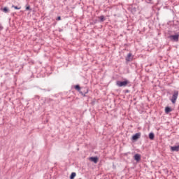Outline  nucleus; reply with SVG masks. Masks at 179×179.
Returning a JSON list of instances; mask_svg holds the SVG:
<instances>
[{"instance_id":"f257e3e1","label":"nucleus","mask_w":179,"mask_h":179,"mask_svg":"<svg viewBox=\"0 0 179 179\" xmlns=\"http://www.w3.org/2000/svg\"><path fill=\"white\" fill-rule=\"evenodd\" d=\"M74 89L77 90V92H79L81 96H83V97H86V94L89 93V90L87 88H85V90L83 92L81 91V87L80 85H75Z\"/></svg>"},{"instance_id":"aec40b11","label":"nucleus","mask_w":179,"mask_h":179,"mask_svg":"<svg viewBox=\"0 0 179 179\" xmlns=\"http://www.w3.org/2000/svg\"><path fill=\"white\" fill-rule=\"evenodd\" d=\"M128 92H129V91H128V90H127V93H128Z\"/></svg>"},{"instance_id":"dca6fc26","label":"nucleus","mask_w":179,"mask_h":179,"mask_svg":"<svg viewBox=\"0 0 179 179\" xmlns=\"http://www.w3.org/2000/svg\"><path fill=\"white\" fill-rule=\"evenodd\" d=\"M26 10H31V8H30V6H27L26 7Z\"/></svg>"},{"instance_id":"f8f14e48","label":"nucleus","mask_w":179,"mask_h":179,"mask_svg":"<svg viewBox=\"0 0 179 179\" xmlns=\"http://www.w3.org/2000/svg\"><path fill=\"white\" fill-rule=\"evenodd\" d=\"M75 177H76V173H75V172L71 173V174L70 176V179H74Z\"/></svg>"},{"instance_id":"2eb2a0df","label":"nucleus","mask_w":179,"mask_h":179,"mask_svg":"<svg viewBox=\"0 0 179 179\" xmlns=\"http://www.w3.org/2000/svg\"><path fill=\"white\" fill-rule=\"evenodd\" d=\"M12 8H14V9H16L17 10L22 9V7H17V6H15V5H13Z\"/></svg>"},{"instance_id":"6e6552de","label":"nucleus","mask_w":179,"mask_h":179,"mask_svg":"<svg viewBox=\"0 0 179 179\" xmlns=\"http://www.w3.org/2000/svg\"><path fill=\"white\" fill-rule=\"evenodd\" d=\"M171 111H173V109L171 107L166 106L165 108V113H166V114H169V113H171Z\"/></svg>"},{"instance_id":"6ab92c4d","label":"nucleus","mask_w":179,"mask_h":179,"mask_svg":"<svg viewBox=\"0 0 179 179\" xmlns=\"http://www.w3.org/2000/svg\"><path fill=\"white\" fill-rule=\"evenodd\" d=\"M0 30H2V27H1V25H0Z\"/></svg>"},{"instance_id":"39448f33","label":"nucleus","mask_w":179,"mask_h":179,"mask_svg":"<svg viewBox=\"0 0 179 179\" xmlns=\"http://www.w3.org/2000/svg\"><path fill=\"white\" fill-rule=\"evenodd\" d=\"M141 132L136 133L134 135L132 136V141H137L141 138Z\"/></svg>"},{"instance_id":"9d476101","label":"nucleus","mask_w":179,"mask_h":179,"mask_svg":"<svg viewBox=\"0 0 179 179\" xmlns=\"http://www.w3.org/2000/svg\"><path fill=\"white\" fill-rule=\"evenodd\" d=\"M131 57H132V54H131V53H129L128 55H127V57H126V61L127 62H129V61H131Z\"/></svg>"},{"instance_id":"9b49d317","label":"nucleus","mask_w":179,"mask_h":179,"mask_svg":"<svg viewBox=\"0 0 179 179\" xmlns=\"http://www.w3.org/2000/svg\"><path fill=\"white\" fill-rule=\"evenodd\" d=\"M149 138L151 140V141H153L155 139V134L153 133H150L149 134Z\"/></svg>"},{"instance_id":"ddd939ff","label":"nucleus","mask_w":179,"mask_h":179,"mask_svg":"<svg viewBox=\"0 0 179 179\" xmlns=\"http://www.w3.org/2000/svg\"><path fill=\"white\" fill-rule=\"evenodd\" d=\"M3 12H4V13H9V8H8V7H4L3 9H2Z\"/></svg>"},{"instance_id":"20e7f679","label":"nucleus","mask_w":179,"mask_h":179,"mask_svg":"<svg viewBox=\"0 0 179 179\" xmlns=\"http://www.w3.org/2000/svg\"><path fill=\"white\" fill-rule=\"evenodd\" d=\"M169 38L171 41H175L177 43V41H178V39H179V35L178 34L171 35L169 36Z\"/></svg>"},{"instance_id":"f3484780","label":"nucleus","mask_w":179,"mask_h":179,"mask_svg":"<svg viewBox=\"0 0 179 179\" xmlns=\"http://www.w3.org/2000/svg\"><path fill=\"white\" fill-rule=\"evenodd\" d=\"M41 90H43V92H50V90L47 89H41Z\"/></svg>"},{"instance_id":"a211bd4d","label":"nucleus","mask_w":179,"mask_h":179,"mask_svg":"<svg viewBox=\"0 0 179 179\" xmlns=\"http://www.w3.org/2000/svg\"><path fill=\"white\" fill-rule=\"evenodd\" d=\"M56 20H61V16L57 17V18L56 19Z\"/></svg>"},{"instance_id":"4468645a","label":"nucleus","mask_w":179,"mask_h":179,"mask_svg":"<svg viewBox=\"0 0 179 179\" xmlns=\"http://www.w3.org/2000/svg\"><path fill=\"white\" fill-rule=\"evenodd\" d=\"M99 19L100 22H104V20H106L104 15H101L100 17H99Z\"/></svg>"},{"instance_id":"7ed1b4c3","label":"nucleus","mask_w":179,"mask_h":179,"mask_svg":"<svg viewBox=\"0 0 179 179\" xmlns=\"http://www.w3.org/2000/svg\"><path fill=\"white\" fill-rule=\"evenodd\" d=\"M129 83H130L129 80H125L124 81H117L116 85L119 86V87H125Z\"/></svg>"},{"instance_id":"1a4fd4ad","label":"nucleus","mask_w":179,"mask_h":179,"mask_svg":"<svg viewBox=\"0 0 179 179\" xmlns=\"http://www.w3.org/2000/svg\"><path fill=\"white\" fill-rule=\"evenodd\" d=\"M134 160H136L137 162H140L141 161V155L136 154L134 155Z\"/></svg>"},{"instance_id":"0eeeda50","label":"nucleus","mask_w":179,"mask_h":179,"mask_svg":"<svg viewBox=\"0 0 179 179\" xmlns=\"http://www.w3.org/2000/svg\"><path fill=\"white\" fill-rule=\"evenodd\" d=\"M171 152H179V145L171 147Z\"/></svg>"},{"instance_id":"423d86ee","label":"nucleus","mask_w":179,"mask_h":179,"mask_svg":"<svg viewBox=\"0 0 179 179\" xmlns=\"http://www.w3.org/2000/svg\"><path fill=\"white\" fill-rule=\"evenodd\" d=\"M90 162H93V163H94L95 164H97V163L99 162V157H90Z\"/></svg>"},{"instance_id":"f03ea898","label":"nucleus","mask_w":179,"mask_h":179,"mask_svg":"<svg viewBox=\"0 0 179 179\" xmlns=\"http://www.w3.org/2000/svg\"><path fill=\"white\" fill-rule=\"evenodd\" d=\"M177 99H178V91L175 90L169 100L171 101L172 104H176Z\"/></svg>"}]
</instances>
